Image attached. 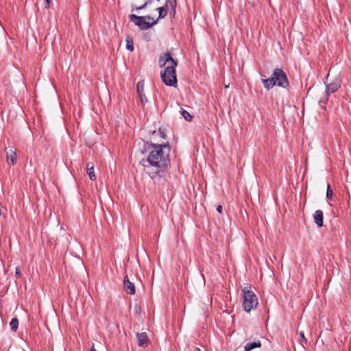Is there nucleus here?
Here are the masks:
<instances>
[{
	"mask_svg": "<svg viewBox=\"0 0 351 351\" xmlns=\"http://www.w3.org/2000/svg\"><path fill=\"white\" fill-rule=\"evenodd\" d=\"M148 149L149 152L147 157L143 158L140 164L143 167L144 171L152 178H154L168 166L170 147L167 144H150Z\"/></svg>",
	"mask_w": 351,
	"mask_h": 351,
	"instance_id": "f257e3e1",
	"label": "nucleus"
},
{
	"mask_svg": "<svg viewBox=\"0 0 351 351\" xmlns=\"http://www.w3.org/2000/svg\"><path fill=\"white\" fill-rule=\"evenodd\" d=\"M158 64L160 67H165L164 71L161 72L162 82L167 86H175L177 84L176 74L177 62L173 59L169 53H165L160 56Z\"/></svg>",
	"mask_w": 351,
	"mask_h": 351,
	"instance_id": "f03ea898",
	"label": "nucleus"
},
{
	"mask_svg": "<svg viewBox=\"0 0 351 351\" xmlns=\"http://www.w3.org/2000/svg\"><path fill=\"white\" fill-rule=\"evenodd\" d=\"M264 87L267 89L273 88L275 85L280 87L287 88L289 86V81L286 73L280 69H274L271 77L267 79L262 78Z\"/></svg>",
	"mask_w": 351,
	"mask_h": 351,
	"instance_id": "7ed1b4c3",
	"label": "nucleus"
},
{
	"mask_svg": "<svg viewBox=\"0 0 351 351\" xmlns=\"http://www.w3.org/2000/svg\"><path fill=\"white\" fill-rule=\"evenodd\" d=\"M130 21L133 22L141 30H147L158 23V20H154L150 16H140L136 14L129 16Z\"/></svg>",
	"mask_w": 351,
	"mask_h": 351,
	"instance_id": "20e7f679",
	"label": "nucleus"
},
{
	"mask_svg": "<svg viewBox=\"0 0 351 351\" xmlns=\"http://www.w3.org/2000/svg\"><path fill=\"white\" fill-rule=\"evenodd\" d=\"M243 293V309L249 313L252 309L256 308L258 305V299L256 295L247 287L242 289Z\"/></svg>",
	"mask_w": 351,
	"mask_h": 351,
	"instance_id": "39448f33",
	"label": "nucleus"
},
{
	"mask_svg": "<svg viewBox=\"0 0 351 351\" xmlns=\"http://www.w3.org/2000/svg\"><path fill=\"white\" fill-rule=\"evenodd\" d=\"M5 151L8 163L12 165H15L17 161L16 149L10 147L8 150L6 149Z\"/></svg>",
	"mask_w": 351,
	"mask_h": 351,
	"instance_id": "423d86ee",
	"label": "nucleus"
},
{
	"mask_svg": "<svg viewBox=\"0 0 351 351\" xmlns=\"http://www.w3.org/2000/svg\"><path fill=\"white\" fill-rule=\"evenodd\" d=\"M124 289L127 293L134 295L135 293V286L129 280L128 276H125L123 281Z\"/></svg>",
	"mask_w": 351,
	"mask_h": 351,
	"instance_id": "0eeeda50",
	"label": "nucleus"
},
{
	"mask_svg": "<svg viewBox=\"0 0 351 351\" xmlns=\"http://www.w3.org/2000/svg\"><path fill=\"white\" fill-rule=\"evenodd\" d=\"M136 337L138 339V345L139 346L147 347L149 345V340L146 332H138L136 334Z\"/></svg>",
	"mask_w": 351,
	"mask_h": 351,
	"instance_id": "6e6552de",
	"label": "nucleus"
},
{
	"mask_svg": "<svg viewBox=\"0 0 351 351\" xmlns=\"http://www.w3.org/2000/svg\"><path fill=\"white\" fill-rule=\"evenodd\" d=\"M314 221L318 227L323 226L324 214L321 210H317L313 214Z\"/></svg>",
	"mask_w": 351,
	"mask_h": 351,
	"instance_id": "1a4fd4ad",
	"label": "nucleus"
},
{
	"mask_svg": "<svg viewBox=\"0 0 351 351\" xmlns=\"http://www.w3.org/2000/svg\"><path fill=\"white\" fill-rule=\"evenodd\" d=\"M165 8L171 15L175 16L176 8V0H167L165 5Z\"/></svg>",
	"mask_w": 351,
	"mask_h": 351,
	"instance_id": "9d476101",
	"label": "nucleus"
},
{
	"mask_svg": "<svg viewBox=\"0 0 351 351\" xmlns=\"http://www.w3.org/2000/svg\"><path fill=\"white\" fill-rule=\"evenodd\" d=\"M137 92H138V94L141 98V102L142 103H146L148 101L145 95L144 94V88H143V84H141V82H138L137 84Z\"/></svg>",
	"mask_w": 351,
	"mask_h": 351,
	"instance_id": "9b49d317",
	"label": "nucleus"
},
{
	"mask_svg": "<svg viewBox=\"0 0 351 351\" xmlns=\"http://www.w3.org/2000/svg\"><path fill=\"white\" fill-rule=\"evenodd\" d=\"M261 343L260 341L247 343L244 347L245 351H250L254 348H260Z\"/></svg>",
	"mask_w": 351,
	"mask_h": 351,
	"instance_id": "f8f14e48",
	"label": "nucleus"
},
{
	"mask_svg": "<svg viewBox=\"0 0 351 351\" xmlns=\"http://www.w3.org/2000/svg\"><path fill=\"white\" fill-rule=\"evenodd\" d=\"M339 88L338 84L332 83L326 85V92L327 94L335 93Z\"/></svg>",
	"mask_w": 351,
	"mask_h": 351,
	"instance_id": "ddd939ff",
	"label": "nucleus"
},
{
	"mask_svg": "<svg viewBox=\"0 0 351 351\" xmlns=\"http://www.w3.org/2000/svg\"><path fill=\"white\" fill-rule=\"evenodd\" d=\"M156 10H158L159 12L158 18L156 19L158 21L160 19H164L167 16V13L169 12L167 11V9L165 8V6L157 8Z\"/></svg>",
	"mask_w": 351,
	"mask_h": 351,
	"instance_id": "4468645a",
	"label": "nucleus"
},
{
	"mask_svg": "<svg viewBox=\"0 0 351 351\" xmlns=\"http://www.w3.org/2000/svg\"><path fill=\"white\" fill-rule=\"evenodd\" d=\"M10 328L12 331H16L19 326V320L17 318H12L10 323Z\"/></svg>",
	"mask_w": 351,
	"mask_h": 351,
	"instance_id": "2eb2a0df",
	"label": "nucleus"
},
{
	"mask_svg": "<svg viewBox=\"0 0 351 351\" xmlns=\"http://www.w3.org/2000/svg\"><path fill=\"white\" fill-rule=\"evenodd\" d=\"M87 173L89 176V178L91 180H96V176L94 173V165H91L90 167H88L87 169Z\"/></svg>",
	"mask_w": 351,
	"mask_h": 351,
	"instance_id": "dca6fc26",
	"label": "nucleus"
},
{
	"mask_svg": "<svg viewBox=\"0 0 351 351\" xmlns=\"http://www.w3.org/2000/svg\"><path fill=\"white\" fill-rule=\"evenodd\" d=\"M152 3V0H147L143 5L139 7H136L135 8H132V11L136 10H140L146 8L148 5H151Z\"/></svg>",
	"mask_w": 351,
	"mask_h": 351,
	"instance_id": "f3484780",
	"label": "nucleus"
},
{
	"mask_svg": "<svg viewBox=\"0 0 351 351\" xmlns=\"http://www.w3.org/2000/svg\"><path fill=\"white\" fill-rule=\"evenodd\" d=\"M181 114H182V115L183 116V117L184 118L185 120L189 121H191L192 116L186 110H182L181 111Z\"/></svg>",
	"mask_w": 351,
	"mask_h": 351,
	"instance_id": "a211bd4d",
	"label": "nucleus"
},
{
	"mask_svg": "<svg viewBox=\"0 0 351 351\" xmlns=\"http://www.w3.org/2000/svg\"><path fill=\"white\" fill-rule=\"evenodd\" d=\"M332 194H333V192L330 187V185L329 184H328L327 191H326V198L330 200L332 197Z\"/></svg>",
	"mask_w": 351,
	"mask_h": 351,
	"instance_id": "6ab92c4d",
	"label": "nucleus"
},
{
	"mask_svg": "<svg viewBox=\"0 0 351 351\" xmlns=\"http://www.w3.org/2000/svg\"><path fill=\"white\" fill-rule=\"evenodd\" d=\"M126 48L130 51H134V45L132 39H127Z\"/></svg>",
	"mask_w": 351,
	"mask_h": 351,
	"instance_id": "aec40b11",
	"label": "nucleus"
},
{
	"mask_svg": "<svg viewBox=\"0 0 351 351\" xmlns=\"http://www.w3.org/2000/svg\"><path fill=\"white\" fill-rule=\"evenodd\" d=\"M299 335L300 336V343L302 346L307 343V340L304 336V332L303 331H300Z\"/></svg>",
	"mask_w": 351,
	"mask_h": 351,
	"instance_id": "412c9836",
	"label": "nucleus"
},
{
	"mask_svg": "<svg viewBox=\"0 0 351 351\" xmlns=\"http://www.w3.org/2000/svg\"><path fill=\"white\" fill-rule=\"evenodd\" d=\"M16 277L18 278H20L21 277V271H20V269L19 267H16Z\"/></svg>",
	"mask_w": 351,
	"mask_h": 351,
	"instance_id": "4be33fe9",
	"label": "nucleus"
},
{
	"mask_svg": "<svg viewBox=\"0 0 351 351\" xmlns=\"http://www.w3.org/2000/svg\"><path fill=\"white\" fill-rule=\"evenodd\" d=\"M222 206L221 205H219L217 207V210L219 213H222Z\"/></svg>",
	"mask_w": 351,
	"mask_h": 351,
	"instance_id": "5701e85b",
	"label": "nucleus"
},
{
	"mask_svg": "<svg viewBox=\"0 0 351 351\" xmlns=\"http://www.w3.org/2000/svg\"><path fill=\"white\" fill-rule=\"evenodd\" d=\"M45 2H46V5H45V7H46V8H49V4H50V1H51V0H45Z\"/></svg>",
	"mask_w": 351,
	"mask_h": 351,
	"instance_id": "b1692460",
	"label": "nucleus"
},
{
	"mask_svg": "<svg viewBox=\"0 0 351 351\" xmlns=\"http://www.w3.org/2000/svg\"><path fill=\"white\" fill-rule=\"evenodd\" d=\"M91 165H93V163H91V162H88V163L86 164V168L88 169V167H90V166H91Z\"/></svg>",
	"mask_w": 351,
	"mask_h": 351,
	"instance_id": "393cba45",
	"label": "nucleus"
},
{
	"mask_svg": "<svg viewBox=\"0 0 351 351\" xmlns=\"http://www.w3.org/2000/svg\"><path fill=\"white\" fill-rule=\"evenodd\" d=\"M90 351H97V350H95V348H94V346H93V347L91 348V349H90Z\"/></svg>",
	"mask_w": 351,
	"mask_h": 351,
	"instance_id": "a878e982",
	"label": "nucleus"
},
{
	"mask_svg": "<svg viewBox=\"0 0 351 351\" xmlns=\"http://www.w3.org/2000/svg\"><path fill=\"white\" fill-rule=\"evenodd\" d=\"M194 351H202L199 348H195Z\"/></svg>",
	"mask_w": 351,
	"mask_h": 351,
	"instance_id": "bb28decb",
	"label": "nucleus"
},
{
	"mask_svg": "<svg viewBox=\"0 0 351 351\" xmlns=\"http://www.w3.org/2000/svg\"><path fill=\"white\" fill-rule=\"evenodd\" d=\"M157 1H159L160 0H156Z\"/></svg>",
	"mask_w": 351,
	"mask_h": 351,
	"instance_id": "cd10ccee",
	"label": "nucleus"
}]
</instances>
